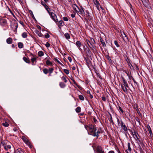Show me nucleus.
<instances>
[{"mask_svg":"<svg viewBox=\"0 0 153 153\" xmlns=\"http://www.w3.org/2000/svg\"><path fill=\"white\" fill-rule=\"evenodd\" d=\"M79 99L81 100H84V97L82 95H79L78 96Z\"/></svg>","mask_w":153,"mask_h":153,"instance_id":"c85d7f7f","label":"nucleus"},{"mask_svg":"<svg viewBox=\"0 0 153 153\" xmlns=\"http://www.w3.org/2000/svg\"><path fill=\"white\" fill-rule=\"evenodd\" d=\"M137 112L138 114L139 115H141V114L140 113V111L139 110V109L138 108L137 109Z\"/></svg>","mask_w":153,"mask_h":153,"instance_id":"603ef678","label":"nucleus"},{"mask_svg":"<svg viewBox=\"0 0 153 153\" xmlns=\"http://www.w3.org/2000/svg\"><path fill=\"white\" fill-rule=\"evenodd\" d=\"M71 16L72 18H74L75 17V14H71Z\"/></svg>","mask_w":153,"mask_h":153,"instance_id":"e2e57ef3","label":"nucleus"},{"mask_svg":"<svg viewBox=\"0 0 153 153\" xmlns=\"http://www.w3.org/2000/svg\"><path fill=\"white\" fill-rule=\"evenodd\" d=\"M14 153H25L23 150L21 148H19L14 151Z\"/></svg>","mask_w":153,"mask_h":153,"instance_id":"f8f14e48","label":"nucleus"},{"mask_svg":"<svg viewBox=\"0 0 153 153\" xmlns=\"http://www.w3.org/2000/svg\"><path fill=\"white\" fill-rule=\"evenodd\" d=\"M121 127L122 128L124 131L125 133L127 132L128 131V129L126 127V126L125 124L121 120Z\"/></svg>","mask_w":153,"mask_h":153,"instance_id":"0eeeda50","label":"nucleus"},{"mask_svg":"<svg viewBox=\"0 0 153 153\" xmlns=\"http://www.w3.org/2000/svg\"><path fill=\"white\" fill-rule=\"evenodd\" d=\"M124 57L125 59V60H126V59H127L128 58L127 56L126 55L124 56Z\"/></svg>","mask_w":153,"mask_h":153,"instance_id":"680f3d73","label":"nucleus"},{"mask_svg":"<svg viewBox=\"0 0 153 153\" xmlns=\"http://www.w3.org/2000/svg\"><path fill=\"white\" fill-rule=\"evenodd\" d=\"M101 132V130L100 129H99L96 132H95L93 134V136L94 137H97V139L99 136V134Z\"/></svg>","mask_w":153,"mask_h":153,"instance_id":"1a4fd4ad","label":"nucleus"},{"mask_svg":"<svg viewBox=\"0 0 153 153\" xmlns=\"http://www.w3.org/2000/svg\"><path fill=\"white\" fill-rule=\"evenodd\" d=\"M46 64L48 65H53L52 63L49 60H47L46 62Z\"/></svg>","mask_w":153,"mask_h":153,"instance_id":"2f4dec72","label":"nucleus"},{"mask_svg":"<svg viewBox=\"0 0 153 153\" xmlns=\"http://www.w3.org/2000/svg\"><path fill=\"white\" fill-rule=\"evenodd\" d=\"M117 120L118 126H121V124H120V120H119V119H118V118L117 117Z\"/></svg>","mask_w":153,"mask_h":153,"instance_id":"c03bdc74","label":"nucleus"},{"mask_svg":"<svg viewBox=\"0 0 153 153\" xmlns=\"http://www.w3.org/2000/svg\"><path fill=\"white\" fill-rule=\"evenodd\" d=\"M72 69L73 70H74L76 69V67L75 66H73L72 68Z\"/></svg>","mask_w":153,"mask_h":153,"instance_id":"338daca9","label":"nucleus"},{"mask_svg":"<svg viewBox=\"0 0 153 153\" xmlns=\"http://www.w3.org/2000/svg\"><path fill=\"white\" fill-rule=\"evenodd\" d=\"M132 79L135 83H136V81L134 79L133 77H132Z\"/></svg>","mask_w":153,"mask_h":153,"instance_id":"69168bd1","label":"nucleus"},{"mask_svg":"<svg viewBox=\"0 0 153 153\" xmlns=\"http://www.w3.org/2000/svg\"><path fill=\"white\" fill-rule=\"evenodd\" d=\"M76 45L78 47H80L82 46L81 42L79 41H77L76 43Z\"/></svg>","mask_w":153,"mask_h":153,"instance_id":"5701e85b","label":"nucleus"},{"mask_svg":"<svg viewBox=\"0 0 153 153\" xmlns=\"http://www.w3.org/2000/svg\"><path fill=\"white\" fill-rule=\"evenodd\" d=\"M85 127L87 131L88 134L92 136L94 132H96L97 129L96 127L92 124L85 126Z\"/></svg>","mask_w":153,"mask_h":153,"instance_id":"f257e3e1","label":"nucleus"},{"mask_svg":"<svg viewBox=\"0 0 153 153\" xmlns=\"http://www.w3.org/2000/svg\"><path fill=\"white\" fill-rule=\"evenodd\" d=\"M131 134L133 135V137L136 140H138L139 139L137 136L138 135V134L137 132H136L135 130H134L133 132L132 131L131 132Z\"/></svg>","mask_w":153,"mask_h":153,"instance_id":"423d86ee","label":"nucleus"},{"mask_svg":"<svg viewBox=\"0 0 153 153\" xmlns=\"http://www.w3.org/2000/svg\"><path fill=\"white\" fill-rule=\"evenodd\" d=\"M64 36H65V38L67 39H68L70 38V34L68 33H65L64 34Z\"/></svg>","mask_w":153,"mask_h":153,"instance_id":"aec40b11","label":"nucleus"},{"mask_svg":"<svg viewBox=\"0 0 153 153\" xmlns=\"http://www.w3.org/2000/svg\"><path fill=\"white\" fill-rule=\"evenodd\" d=\"M135 120L140 124V121L139 119L137 117H135Z\"/></svg>","mask_w":153,"mask_h":153,"instance_id":"8fccbe9b","label":"nucleus"},{"mask_svg":"<svg viewBox=\"0 0 153 153\" xmlns=\"http://www.w3.org/2000/svg\"><path fill=\"white\" fill-rule=\"evenodd\" d=\"M140 153H143V150L141 147H140Z\"/></svg>","mask_w":153,"mask_h":153,"instance_id":"bf43d9fd","label":"nucleus"},{"mask_svg":"<svg viewBox=\"0 0 153 153\" xmlns=\"http://www.w3.org/2000/svg\"><path fill=\"white\" fill-rule=\"evenodd\" d=\"M4 149L6 150H7L8 149L11 148V146L10 145H8L4 146Z\"/></svg>","mask_w":153,"mask_h":153,"instance_id":"c756f323","label":"nucleus"},{"mask_svg":"<svg viewBox=\"0 0 153 153\" xmlns=\"http://www.w3.org/2000/svg\"><path fill=\"white\" fill-rule=\"evenodd\" d=\"M22 37L24 38H26L27 36V34L26 32L23 33L22 35Z\"/></svg>","mask_w":153,"mask_h":153,"instance_id":"a878e982","label":"nucleus"},{"mask_svg":"<svg viewBox=\"0 0 153 153\" xmlns=\"http://www.w3.org/2000/svg\"><path fill=\"white\" fill-rule=\"evenodd\" d=\"M68 59L70 62H71L72 61L71 57L70 56H68Z\"/></svg>","mask_w":153,"mask_h":153,"instance_id":"5fc2aeb1","label":"nucleus"},{"mask_svg":"<svg viewBox=\"0 0 153 153\" xmlns=\"http://www.w3.org/2000/svg\"><path fill=\"white\" fill-rule=\"evenodd\" d=\"M78 9L79 10H77V12H78L79 13L81 14L82 15H83L84 14L85 12L84 11L83 8H82L81 9Z\"/></svg>","mask_w":153,"mask_h":153,"instance_id":"2eb2a0df","label":"nucleus"},{"mask_svg":"<svg viewBox=\"0 0 153 153\" xmlns=\"http://www.w3.org/2000/svg\"><path fill=\"white\" fill-rule=\"evenodd\" d=\"M142 2L145 7L149 9L151 8L150 3L148 0H143Z\"/></svg>","mask_w":153,"mask_h":153,"instance_id":"7ed1b4c3","label":"nucleus"},{"mask_svg":"<svg viewBox=\"0 0 153 153\" xmlns=\"http://www.w3.org/2000/svg\"><path fill=\"white\" fill-rule=\"evenodd\" d=\"M45 46L47 48H49L50 46V44L48 42H47L45 44Z\"/></svg>","mask_w":153,"mask_h":153,"instance_id":"09e8293b","label":"nucleus"},{"mask_svg":"<svg viewBox=\"0 0 153 153\" xmlns=\"http://www.w3.org/2000/svg\"><path fill=\"white\" fill-rule=\"evenodd\" d=\"M59 85L60 87L61 88H64L66 86L65 84L63 82H59Z\"/></svg>","mask_w":153,"mask_h":153,"instance_id":"4be33fe9","label":"nucleus"},{"mask_svg":"<svg viewBox=\"0 0 153 153\" xmlns=\"http://www.w3.org/2000/svg\"><path fill=\"white\" fill-rule=\"evenodd\" d=\"M23 44L22 42H19L18 43V46L19 48H22L23 47Z\"/></svg>","mask_w":153,"mask_h":153,"instance_id":"bb28decb","label":"nucleus"},{"mask_svg":"<svg viewBox=\"0 0 153 153\" xmlns=\"http://www.w3.org/2000/svg\"><path fill=\"white\" fill-rule=\"evenodd\" d=\"M100 42H101V44H102V46L103 47L106 46L105 42H104V40L102 39L101 38L100 39Z\"/></svg>","mask_w":153,"mask_h":153,"instance_id":"7c9ffc66","label":"nucleus"},{"mask_svg":"<svg viewBox=\"0 0 153 153\" xmlns=\"http://www.w3.org/2000/svg\"><path fill=\"white\" fill-rule=\"evenodd\" d=\"M106 58H107V59L109 61H111V59L110 57L108 55H107L106 56Z\"/></svg>","mask_w":153,"mask_h":153,"instance_id":"3c124183","label":"nucleus"},{"mask_svg":"<svg viewBox=\"0 0 153 153\" xmlns=\"http://www.w3.org/2000/svg\"><path fill=\"white\" fill-rule=\"evenodd\" d=\"M55 60L59 64L62 65V63L57 59H55Z\"/></svg>","mask_w":153,"mask_h":153,"instance_id":"13d9d810","label":"nucleus"},{"mask_svg":"<svg viewBox=\"0 0 153 153\" xmlns=\"http://www.w3.org/2000/svg\"><path fill=\"white\" fill-rule=\"evenodd\" d=\"M85 50L88 56H91L92 53L91 52L89 48H88L87 49H86Z\"/></svg>","mask_w":153,"mask_h":153,"instance_id":"ddd939ff","label":"nucleus"},{"mask_svg":"<svg viewBox=\"0 0 153 153\" xmlns=\"http://www.w3.org/2000/svg\"><path fill=\"white\" fill-rule=\"evenodd\" d=\"M23 60L27 63H30V60L28 58H27L25 57H24L23 58Z\"/></svg>","mask_w":153,"mask_h":153,"instance_id":"a211bd4d","label":"nucleus"},{"mask_svg":"<svg viewBox=\"0 0 153 153\" xmlns=\"http://www.w3.org/2000/svg\"><path fill=\"white\" fill-rule=\"evenodd\" d=\"M38 55L39 56H42L44 55V53L42 51H40L38 52Z\"/></svg>","mask_w":153,"mask_h":153,"instance_id":"b1692460","label":"nucleus"},{"mask_svg":"<svg viewBox=\"0 0 153 153\" xmlns=\"http://www.w3.org/2000/svg\"><path fill=\"white\" fill-rule=\"evenodd\" d=\"M102 100H103L104 101H106V98L105 97H102Z\"/></svg>","mask_w":153,"mask_h":153,"instance_id":"4d7b16f0","label":"nucleus"},{"mask_svg":"<svg viewBox=\"0 0 153 153\" xmlns=\"http://www.w3.org/2000/svg\"><path fill=\"white\" fill-rule=\"evenodd\" d=\"M114 43L115 45L117 47H120V45L118 44L117 42V41H114Z\"/></svg>","mask_w":153,"mask_h":153,"instance_id":"79ce46f5","label":"nucleus"},{"mask_svg":"<svg viewBox=\"0 0 153 153\" xmlns=\"http://www.w3.org/2000/svg\"><path fill=\"white\" fill-rule=\"evenodd\" d=\"M45 36L46 38H49L50 37V35L48 33H46L45 35Z\"/></svg>","mask_w":153,"mask_h":153,"instance_id":"49530a36","label":"nucleus"},{"mask_svg":"<svg viewBox=\"0 0 153 153\" xmlns=\"http://www.w3.org/2000/svg\"><path fill=\"white\" fill-rule=\"evenodd\" d=\"M35 33L38 35V36L40 37H44V35L42 33L39 32V31L36 30L35 31Z\"/></svg>","mask_w":153,"mask_h":153,"instance_id":"f3484780","label":"nucleus"},{"mask_svg":"<svg viewBox=\"0 0 153 153\" xmlns=\"http://www.w3.org/2000/svg\"><path fill=\"white\" fill-rule=\"evenodd\" d=\"M53 70H54V69L53 68H50L49 69V73L51 74L52 73Z\"/></svg>","mask_w":153,"mask_h":153,"instance_id":"a18cd8bd","label":"nucleus"},{"mask_svg":"<svg viewBox=\"0 0 153 153\" xmlns=\"http://www.w3.org/2000/svg\"><path fill=\"white\" fill-rule=\"evenodd\" d=\"M121 34L122 38L125 42H126L128 41V37L123 32H121Z\"/></svg>","mask_w":153,"mask_h":153,"instance_id":"39448f33","label":"nucleus"},{"mask_svg":"<svg viewBox=\"0 0 153 153\" xmlns=\"http://www.w3.org/2000/svg\"><path fill=\"white\" fill-rule=\"evenodd\" d=\"M118 110L119 111H121L122 113H123L124 112V111L122 108L120 106H118Z\"/></svg>","mask_w":153,"mask_h":153,"instance_id":"a19ab883","label":"nucleus"},{"mask_svg":"<svg viewBox=\"0 0 153 153\" xmlns=\"http://www.w3.org/2000/svg\"><path fill=\"white\" fill-rule=\"evenodd\" d=\"M61 79L62 80L64 81L65 82H67V81L66 79V76H63L61 77Z\"/></svg>","mask_w":153,"mask_h":153,"instance_id":"58836bf2","label":"nucleus"},{"mask_svg":"<svg viewBox=\"0 0 153 153\" xmlns=\"http://www.w3.org/2000/svg\"><path fill=\"white\" fill-rule=\"evenodd\" d=\"M2 125L5 127H6L8 126L9 124L7 123V122H5L4 123H2Z\"/></svg>","mask_w":153,"mask_h":153,"instance_id":"f704fd0d","label":"nucleus"},{"mask_svg":"<svg viewBox=\"0 0 153 153\" xmlns=\"http://www.w3.org/2000/svg\"><path fill=\"white\" fill-rule=\"evenodd\" d=\"M126 62L128 63H130V60L129 59H128V58L126 59Z\"/></svg>","mask_w":153,"mask_h":153,"instance_id":"6e6d98bb","label":"nucleus"},{"mask_svg":"<svg viewBox=\"0 0 153 153\" xmlns=\"http://www.w3.org/2000/svg\"><path fill=\"white\" fill-rule=\"evenodd\" d=\"M125 73L128 76L129 78L130 79V73L128 71H126Z\"/></svg>","mask_w":153,"mask_h":153,"instance_id":"de8ad7c7","label":"nucleus"},{"mask_svg":"<svg viewBox=\"0 0 153 153\" xmlns=\"http://www.w3.org/2000/svg\"><path fill=\"white\" fill-rule=\"evenodd\" d=\"M43 73L45 74H47L48 73V69L46 68H45L43 69Z\"/></svg>","mask_w":153,"mask_h":153,"instance_id":"473e14b6","label":"nucleus"},{"mask_svg":"<svg viewBox=\"0 0 153 153\" xmlns=\"http://www.w3.org/2000/svg\"><path fill=\"white\" fill-rule=\"evenodd\" d=\"M110 116L111 118L109 119V121L113 125L114 124V123L113 121L112 117L111 114H110Z\"/></svg>","mask_w":153,"mask_h":153,"instance_id":"e433bc0d","label":"nucleus"},{"mask_svg":"<svg viewBox=\"0 0 153 153\" xmlns=\"http://www.w3.org/2000/svg\"><path fill=\"white\" fill-rule=\"evenodd\" d=\"M147 127L148 129V131H149L150 134H152V131L151 128L149 125H147Z\"/></svg>","mask_w":153,"mask_h":153,"instance_id":"393cba45","label":"nucleus"},{"mask_svg":"<svg viewBox=\"0 0 153 153\" xmlns=\"http://www.w3.org/2000/svg\"><path fill=\"white\" fill-rule=\"evenodd\" d=\"M87 42L88 45L89 46V48L92 49L93 50V52L94 51V46L88 40H86Z\"/></svg>","mask_w":153,"mask_h":153,"instance_id":"9b49d317","label":"nucleus"},{"mask_svg":"<svg viewBox=\"0 0 153 153\" xmlns=\"http://www.w3.org/2000/svg\"><path fill=\"white\" fill-rule=\"evenodd\" d=\"M93 120L95 123H96L97 121V120L95 118H93Z\"/></svg>","mask_w":153,"mask_h":153,"instance_id":"0e129e2a","label":"nucleus"},{"mask_svg":"<svg viewBox=\"0 0 153 153\" xmlns=\"http://www.w3.org/2000/svg\"><path fill=\"white\" fill-rule=\"evenodd\" d=\"M87 65L88 66H89V65H91V61L89 59L88 60H87L86 62Z\"/></svg>","mask_w":153,"mask_h":153,"instance_id":"cd10ccee","label":"nucleus"},{"mask_svg":"<svg viewBox=\"0 0 153 153\" xmlns=\"http://www.w3.org/2000/svg\"><path fill=\"white\" fill-rule=\"evenodd\" d=\"M42 5L45 7L46 9L47 10L48 13H49V11L48 9H50L49 7L45 3L42 2Z\"/></svg>","mask_w":153,"mask_h":153,"instance_id":"dca6fc26","label":"nucleus"},{"mask_svg":"<svg viewBox=\"0 0 153 153\" xmlns=\"http://www.w3.org/2000/svg\"><path fill=\"white\" fill-rule=\"evenodd\" d=\"M76 111L77 113H79L81 111V108L79 107H78L76 109Z\"/></svg>","mask_w":153,"mask_h":153,"instance_id":"72a5a7b5","label":"nucleus"},{"mask_svg":"<svg viewBox=\"0 0 153 153\" xmlns=\"http://www.w3.org/2000/svg\"><path fill=\"white\" fill-rule=\"evenodd\" d=\"M63 20L65 21H67L68 20V19L67 17H63Z\"/></svg>","mask_w":153,"mask_h":153,"instance_id":"864d4df0","label":"nucleus"},{"mask_svg":"<svg viewBox=\"0 0 153 153\" xmlns=\"http://www.w3.org/2000/svg\"><path fill=\"white\" fill-rule=\"evenodd\" d=\"M36 57L32 58L31 59V61L32 62H36Z\"/></svg>","mask_w":153,"mask_h":153,"instance_id":"ea45409f","label":"nucleus"},{"mask_svg":"<svg viewBox=\"0 0 153 153\" xmlns=\"http://www.w3.org/2000/svg\"><path fill=\"white\" fill-rule=\"evenodd\" d=\"M72 7L73 8L74 10L77 12V8L78 9H79L78 7L77 6L76 4H74L72 5Z\"/></svg>","mask_w":153,"mask_h":153,"instance_id":"412c9836","label":"nucleus"},{"mask_svg":"<svg viewBox=\"0 0 153 153\" xmlns=\"http://www.w3.org/2000/svg\"><path fill=\"white\" fill-rule=\"evenodd\" d=\"M64 71L67 74H68L69 73V71L68 70L66 69H64Z\"/></svg>","mask_w":153,"mask_h":153,"instance_id":"37998d69","label":"nucleus"},{"mask_svg":"<svg viewBox=\"0 0 153 153\" xmlns=\"http://www.w3.org/2000/svg\"><path fill=\"white\" fill-rule=\"evenodd\" d=\"M122 79L123 83L121 84V88L124 92L127 93L128 92L127 88H129L128 84L123 77L122 78Z\"/></svg>","mask_w":153,"mask_h":153,"instance_id":"f03ea898","label":"nucleus"},{"mask_svg":"<svg viewBox=\"0 0 153 153\" xmlns=\"http://www.w3.org/2000/svg\"><path fill=\"white\" fill-rule=\"evenodd\" d=\"M22 139L26 144L27 145H28L29 146L31 147L30 143L26 138L24 136H23L22 137Z\"/></svg>","mask_w":153,"mask_h":153,"instance_id":"6e6552de","label":"nucleus"},{"mask_svg":"<svg viewBox=\"0 0 153 153\" xmlns=\"http://www.w3.org/2000/svg\"><path fill=\"white\" fill-rule=\"evenodd\" d=\"M71 79L73 81V82H74V84L77 87H78L80 89H81L82 88L79 85H78L77 84V83H76V82L73 79Z\"/></svg>","mask_w":153,"mask_h":153,"instance_id":"6ab92c4d","label":"nucleus"},{"mask_svg":"<svg viewBox=\"0 0 153 153\" xmlns=\"http://www.w3.org/2000/svg\"><path fill=\"white\" fill-rule=\"evenodd\" d=\"M63 22V21L62 20H60L59 22V23L60 25H61Z\"/></svg>","mask_w":153,"mask_h":153,"instance_id":"052dcab7","label":"nucleus"},{"mask_svg":"<svg viewBox=\"0 0 153 153\" xmlns=\"http://www.w3.org/2000/svg\"><path fill=\"white\" fill-rule=\"evenodd\" d=\"M128 149L127 150L129 151H131V148L130 147V143H128Z\"/></svg>","mask_w":153,"mask_h":153,"instance_id":"4c0bfd02","label":"nucleus"},{"mask_svg":"<svg viewBox=\"0 0 153 153\" xmlns=\"http://www.w3.org/2000/svg\"><path fill=\"white\" fill-rule=\"evenodd\" d=\"M108 153H114V152L113 151H110Z\"/></svg>","mask_w":153,"mask_h":153,"instance_id":"774afa93","label":"nucleus"},{"mask_svg":"<svg viewBox=\"0 0 153 153\" xmlns=\"http://www.w3.org/2000/svg\"><path fill=\"white\" fill-rule=\"evenodd\" d=\"M7 43L9 44H11L13 42V39L11 37H9L6 40Z\"/></svg>","mask_w":153,"mask_h":153,"instance_id":"4468645a","label":"nucleus"},{"mask_svg":"<svg viewBox=\"0 0 153 153\" xmlns=\"http://www.w3.org/2000/svg\"><path fill=\"white\" fill-rule=\"evenodd\" d=\"M51 16L52 19L55 22H57L58 21V20L56 18V15L53 12H49L48 13Z\"/></svg>","mask_w":153,"mask_h":153,"instance_id":"20e7f679","label":"nucleus"},{"mask_svg":"<svg viewBox=\"0 0 153 153\" xmlns=\"http://www.w3.org/2000/svg\"><path fill=\"white\" fill-rule=\"evenodd\" d=\"M94 4L97 7H99V3L97 0H94Z\"/></svg>","mask_w":153,"mask_h":153,"instance_id":"c9c22d12","label":"nucleus"},{"mask_svg":"<svg viewBox=\"0 0 153 153\" xmlns=\"http://www.w3.org/2000/svg\"><path fill=\"white\" fill-rule=\"evenodd\" d=\"M97 153H105L104 151L102 149L101 146H98L97 148Z\"/></svg>","mask_w":153,"mask_h":153,"instance_id":"9d476101","label":"nucleus"}]
</instances>
